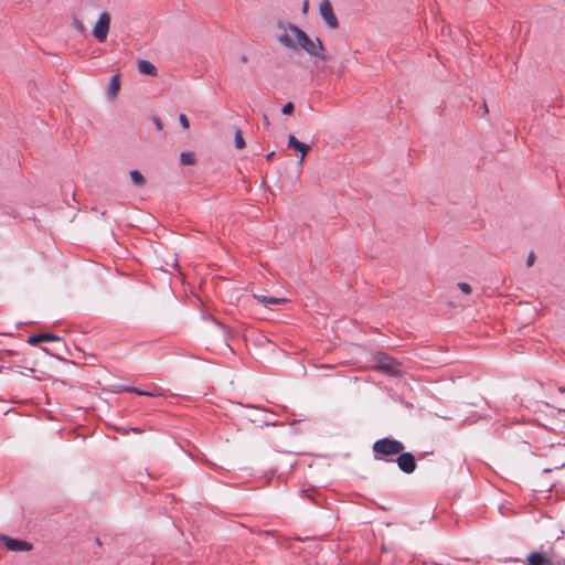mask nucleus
<instances>
[{"label":"nucleus","mask_w":565,"mask_h":565,"mask_svg":"<svg viewBox=\"0 0 565 565\" xmlns=\"http://www.w3.org/2000/svg\"><path fill=\"white\" fill-rule=\"evenodd\" d=\"M277 26L285 31L278 36V42L282 46L291 50L300 47L310 56L318 57L323 62H328L330 60L329 56L323 54L324 45L319 38L311 39L298 25L290 22L285 23L284 21L278 20Z\"/></svg>","instance_id":"1"},{"label":"nucleus","mask_w":565,"mask_h":565,"mask_svg":"<svg viewBox=\"0 0 565 565\" xmlns=\"http://www.w3.org/2000/svg\"><path fill=\"white\" fill-rule=\"evenodd\" d=\"M403 450H405V445L393 437L377 439L372 445L373 457L376 461L394 462Z\"/></svg>","instance_id":"2"},{"label":"nucleus","mask_w":565,"mask_h":565,"mask_svg":"<svg viewBox=\"0 0 565 565\" xmlns=\"http://www.w3.org/2000/svg\"><path fill=\"white\" fill-rule=\"evenodd\" d=\"M373 369L388 376H401L404 374L403 364L394 356L384 351H377L372 355Z\"/></svg>","instance_id":"3"},{"label":"nucleus","mask_w":565,"mask_h":565,"mask_svg":"<svg viewBox=\"0 0 565 565\" xmlns=\"http://www.w3.org/2000/svg\"><path fill=\"white\" fill-rule=\"evenodd\" d=\"M525 565H565V559L557 558L553 547L547 551L541 548L527 555Z\"/></svg>","instance_id":"4"},{"label":"nucleus","mask_w":565,"mask_h":565,"mask_svg":"<svg viewBox=\"0 0 565 565\" xmlns=\"http://www.w3.org/2000/svg\"><path fill=\"white\" fill-rule=\"evenodd\" d=\"M394 462H396L399 470L406 475L413 473L417 467L415 456L412 452L404 450L398 454Z\"/></svg>","instance_id":"5"},{"label":"nucleus","mask_w":565,"mask_h":565,"mask_svg":"<svg viewBox=\"0 0 565 565\" xmlns=\"http://www.w3.org/2000/svg\"><path fill=\"white\" fill-rule=\"evenodd\" d=\"M109 24H110V15L107 12H103L99 15V18L93 29V35L95 36V39L98 42H100V43L105 42L108 31H109Z\"/></svg>","instance_id":"6"},{"label":"nucleus","mask_w":565,"mask_h":565,"mask_svg":"<svg viewBox=\"0 0 565 565\" xmlns=\"http://www.w3.org/2000/svg\"><path fill=\"white\" fill-rule=\"evenodd\" d=\"M319 11H320L322 19L324 20V22L327 23V25L330 29L339 28V20L337 18V15L334 14L332 4L329 0H322L320 2Z\"/></svg>","instance_id":"7"},{"label":"nucleus","mask_w":565,"mask_h":565,"mask_svg":"<svg viewBox=\"0 0 565 565\" xmlns=\"http://www.w3.org/2000/svg\"><path fill=\"white\" fill-rule=\"evenodd\" d=\"M0 540L4 543L6 547L14 552H26L32 550V544L20 539L9 537L7 535H0Z\"/></svg>","instance_id":"8"},{"label":"nucleus","mask_w":565,"mask_h":565,"mask_svg":"<svg viewBox=\"0 0 565 565\" xmlns=\"http://www.w3.org/2000/svg\"><path fill=\"white\" fill-rule=\"evenodd\" d=\"M120 90V74H115L110 77L107 95L110 99H114L117 97L118 93Z\"/></svg>","instance_id":"9"},{"label":"nucleus","mask_w":565,"mask_h":565,"mask_svg":"<svg viewBox=\"0 0 565 565\" xmlns=\"http://www.w3.org/2000/svg\"><path fill=\"white\" fill-rule=\"evenodd\" d=\"M138 71L141 74L149 75V76H157L158 70L157 67L147 60H140L138 61Z\"/></svg>","instance_id":"10"},{"label":"nucleus","mask_w":565,"mask_h":565,"mask_svg":"<svg viewBox=\"0 0 565 565\" xmlns=\"http://www.w3.org/2000/svg\"><path fill=\"white\" fill-rule=\"evenodd\" d=\"M254 298L266 306L282 305L287 301L286 298H276V297H268V296H263V295H254Z\"/></svg>","instance_id":"11"},{"label":"nucleus","mask_w":565,"mask_h":565,"mask_svg":"<svg viewBox=\"0 0 565 565\" xmlns=\"http://www.w3.org/2000/svg\"><path fill=\"white\" fill-rule=\"evenodd\" d=\"M130 178L132 183L137 186H143L146 184L145 177L138 170H131Z\"/></svg>","instance_id":"12"},{"label":"nucleus","mask_w":565,"mask_h":565,"mask_svg":"<svg viewBox=\"0 0 565 565\" xmlns=\"http://www.w3.org/2000/svg\"><path fill=\"white\" fill-rule=\"evenodd\" d=\"M180 161L183 166H191L195 163V156L193 152H181Z\"/></svg>","instance_id":"13"},{"label":"nucleus","mask_w":565,"mask_h":565,"mask_svg":"<svg viewBox=\"0 0 565 565\" xmlns=\"http://www.w3.org/2000/svg\"><path fill=\"white\" fill-rule=\"evenodd\" d=\"M41 339H42V342H49V341L60 342V341H62V339L58 335L51 333V332L41 333Z\"/></svg>","instance_id":"14"},{"label":"nucleus","mask_w":565,"mask_h":565,"mask_svg":"<svg viewBox=\"0 0 565 565\" xmlns=\"http://www.w3.org/2000/svg\"><path fill=\"white\" fill-rule=\"evenodd\" d=\"M235 147L237 149H243L245 147V140L242 136L241 129H238V128L235 131Z\"/></svg>","instance_id":"15"},{"label":"nucleus","mask_w":565,"mask_h":565,"mask_svg":"<svg viewBox=\"0 0 565 565\" xmlns=\"http://www.w3.org/2000/svg\"><path fill=\"white\" fill-rule=\"evenodd\" d=\"M302 142L299 141L294 135H289L288 137V148L295 149L298 151L300 149Z\"/></svg>","instance_id":"16"},{"label":"nucleus","mask_w":565,"mask_h":565,"mask_svg":"<svg viewBox=\"0 0 565 565\" xmlns=\"http://www.w3.org/2000/svg\"><path fill=\"white\" fill-rule=\"evenodd\" d=\"M72 25L74 29H76L82 34L85 33V31H86L84 23L76 17H73Z\"/></svg>","instance_id":"17"},{"label":"nucleus","mask_w":565,"mask_h":565,"mask_svg":"<svg viewBox=\"0 0 565 565\" xmlns=\"http://www.w3.org/2000/svg\"><path fill=\"white\" fill-rule=\"evenodd\" d=\"M26 342L30 345H38V344L42 343L41 333H35V334L29 335Z\"/></svg>","instance_id":"18"},{"label":"nucleus","mask_w":565,"mask_h":565,"mask_svg":"<svg viewBox=\"0 0 565 565\" xmlns=\"http://www.w3.org/2000/svg\"><path fill=\"white\" fill-rule=\"evenodd\" d=\"M310 149L311 147L309 145L302 142L300 149H298V151L300 152L299 163H302L305 157L308 154Z\"/></svg>","instance_id":"19"},{"label":"nucleus","mask_w":565,"mask_h":565,"mask_svg":"<svg viewBox=\"0 0 565 565\" xmlns=\"http://www.w3.org/2000/svg\"><path fill=\"white\" fill-rule=\"evenodd\" d=\"M303 493H305L306 498H307L310 502H312V503H313V504H316V505H321V502H320V500H319V495H318V497H316V495H313V493H309L307 490H305V491H303Z\"/></svg>","instance_id":"20"},{"label":"nucleus","mask_w":565,"mask_h":565,"mask_svg":"<svg viewBox=\"0 0 565 565\" xmlns=\"http://www.w3.org/2000/svg\"><path fill=\"white\" fill-rule=\"evenodd\" d=\"M294 110H295V106H294V104H292L291 102H288V103H287V104H285V105L282 106V108H281V113H282L284 115H290V114H292V113H294Z\"/></svg>","instance_id":"21"},{"label":"nucleus","mask_w":565,"mask_h":565,"mask_svg":"<svg viewBox=\"0 0 565 565\" xmlns=\"http://www.w3.org/2000/svg\"><path fill=\"white\" fill-rule=\"evenodd\" d=\"M136 394L138 395H143V396H159L161 395V393H159L158 391H143V390H140V388H136Z\"/></svg>","instance_id":"22"},{"label":"nucleus","mask_w":565,"mask_h":565,"mask_svg":"<svg viewBox=\"0 0 565 565\" xmlns=\"http://www.w3.org/2000/svg\"><path fill=\"white\" fill-rule=\"evenodd\" d=\"M458 287L462 292H465L467 295L471 294V291H472V288L468 282H459Z\"/></svg>","instance_id":"23"},{"label":"nucleus","mask_w":565,"mask_h":565,"mask_svg":"<svg viewBox=\"0 0 565 565\" xmlns=\"http://www.w3.org/2000/svg\"><path fill=\"white\" fill-rule=\"evenodd\" d=\"M179 121L184 129H188L190 127L189 119L184 114L179 115Z\"/></svg>","instance_id":"24"},{"label":"nucleus","mask_w":565,"mask_h":565,"mask_svg":"<svg viewBox=\"0 0 565 565\" xmlns=\"http://www.w3.org/2000/svg\"><path fill=\"white\" fill-rule=\"evenodd\" d=\"M152 121H153V124H154V126H156V128H157L158 130H162L163 124H162V121L160 120V118H159V117L153 116V117H152Z\"/></svg>","instance_id":"25"},{"label":"nucleus","mask_w":565,"mask_h":565,"mask_svg":"<svg viewBox=\"0 0 565 565\" xmlns=\"http://www.w3.org/2000/svg\"><path fill=\"white\" fill-rule=\"evenodd\" d=\"M534 262H535V254H534V252H531L526 259V266L527 267L533 266Z\"/></svg>","instance_id":"26"},{"label":"nucleus","mask_w":565,"mask_h":565,"mask_svg":"<svg viewBox=\"0 0 565 565\" xmlns=\"http://www.w3.org/2000/svg\"><path fill=\"white\" fill-rule=\"evenodd\" d=\"M136 388L135 386H124L122 390L126 391V392H131V393H136Z\"/></svg>","instance_id":"27"},{"label":"nucleus","mask_w":565,"mask_h":565,"mask_svg":"<svg viewBox=\"0 0 565 565\" xmlns=\"http://www.w3.org/2000/svg\"><path fill=\"white\" fill-rule=\"evenodd\" d=\"M308 7H309V1L305 0L303 3H302V12L303 13H306L308 11Z\"/></svg>","instance_id":"28"},{"label":"nucleus","mask_w":565,"mask_h":565,"mask_svg":"<svg viewBox=\"0 0 565 565\" xmlns=\"http://www.w3.org/2000/svg\"><path fill=\"white\" fill-rule=\"evenodd\" d=\"M274 156H275V151H271V152L267 153L266 154V160L270 161L274 158Z\"/></svg>","instance_id":"29"},{"label":"nucleus","mask_w":565,"mask_h":565,"mask_svg":"<svg viewBox=\"0 0 565 565\" xmlns=\"http://www.w3.org/2000/svg\"><path fill=\"white\" fill-rule=\"evenodd\" d=\"M263 120H264L265 126H269V119L266 114L263 115Z\"/></svg>","instance_id":"30"},{"label":"nucleus","mask_w":565,"mask_h":565,"mask_svg":"<svg viewBox=\"0 0 565 565\" xmlns=\"http://www.w3.org/2000/svg\"><path fill=\"white\" fill-rule=\"evenodd\" d=\"M259 534L265 535V536H269V535H273V532H270V531H260Z\"/></svg>","instance_id":"31"},{"label":"nucleus","mask_w":565,"mask_h":565,"mask_svg":"<svg viewBox=\"0 0 565 565\" xmlns=\"http://www.w3.org/2000/svg\"><path fill=\"white\" fill-rule=\"evenodd\" d=\"M239 60H241V62H242V63H246V62L248 61V58H247V56H246V55H242V56L239 57Z\"/></svg>","instance_id":"32"},{"label":"nucleus","mask_w":565,"mask_h":565,"mask_svg":"<svg viewBox=\"0 0 565 565\" xmlns=\"http://www.w3.org/2000/svg\"><path fill=\"white\" fill-rule=\"evenodd\" d=\"M427 455H433V451H430V452H423V454L419 456V459L424 458V457H425V456H427Z\"/></svg>","instance_id":"33"},{"label":"nucleus","mask_w":565,"mask_h":565,"mask_svg":"<svg viewBox=\"0 0 565 565\" xmlns=\"http://www.w3.org/2000/svg\"><path fill=\"white\" fill-rule=\"evenodd\" d=\"M131 430H132L134 433H141V429H140V428H137V427H136V428H131Z\"/></svg>","instance_id":"34"},{"label":"nucleus","mask_w":565,"mask_h":565,"mask_svg":"<svg viewBox=\"0 0 565 565\" xmlns=\"http://www.w3.org/2000/svg\"><path fill=\"white\" fill-rule=\"evenodd\" d=\"M95 542H96L97 545H99V546L102 545V542H100V540L98 537L95 540Z\"/></svg>","instance_id":"35"}]
</instances>
